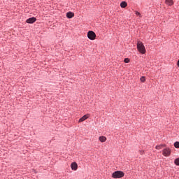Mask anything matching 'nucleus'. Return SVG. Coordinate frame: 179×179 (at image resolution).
<instances>
[{
	"label": "nucleus",
	"instance_id": "3",
	"mask_svg": "<svg viewBox=\"0 0 179 179\" xmlns=\"http://www.w3.org/2000/svg\"><path fill=\"white\" fill-rule=\"evenodd\" d=\"M162 155L163 156H165V157H169V156L171 155V150L170 149V148H164L162 150Z\"/></svg>",
	"mask_w": 179,
	"mask_h": 179
},
{
	"label": "nucleus",
	"instance_id": "13",
	"mask_svg": "<svg viewBox=\"0 0 179 179\" xmlns=\"http://www.w3.org/2000/svg\"><path fill=\"white\" fill-rule=\"evenodd\" d=\"M174 147L176 148V149L179 148V142L178 141L175 142Z\"/></svg>",
	"mask_w": 179,
	"mask_h": 179
},
{
	"label": "nucleus",
	"instance_id": "2",
	"mask_svg": "<svg viewBox=\"0 0 179 179\" xmlns=\"http://www.w3.org/2000/svg\"><path fill=\"white\" fill-rule=\"evenodd\" d=\"M125 176V173L122 171H117L113 173V178H122Z\"/></svg>",
	"mask_w": 179,
	"mask_h": 179
},
{
	"label": "nucleus",
	"instance_id": "6",
	"mask_svg": "<svg viewBox=\"0 0 179 179\" xmlns=\"http://www.w3.org/2000/svg\"><path fill=\"white\" fill-rule=\"evenodd\" d=\"M71 169H73L74 171H76L78 170V164L76 162H73L71 165Z\"/></svg>",
	"mask_w": 179,
	"mask_h": 179
},
{
	"label": "nucleus",
	"instance_id": "4",
	"mask_svg": "<svg viewBox=\"0 0 179 179\" xmlns=\"http://www.w3.org/2000/svg\"><path fill=\"white\" fill-rule=\"evenodd\" d=\"M87 37L90 40H96V33L93 31H89L87 33Z\"/></svg>",
	"mask_w": 179,
	"mask_h": 179
},
{
	"label": "nucleus",
	"instance_id": "19",
	"mask_svg": "<svg viewBox=\"0 0 179 179\" xmlns=\"http://www.w3.org/2000/svg\"><path fill=\"white\" fill-rule=\"evenodd\" d=\"M177 65H178V66L179 67V59L178 60Z\"/></svg>",
	"mask_w": 179,
	"mask_h": 179
},
{
	"label": "nucleus",
	"instance_id": "11",
	"mask_svg": "<svg viewBox=\"0 0 179 179\" xmlns=\"http://www.w3.org/2000/svg\"><path fill=\"white\" fill-rule=\"evenodd\" d=\"M166 5H169V6H171L172 5H173L174 2L173 1V0H166Z\"/></svg>",
	"mask_w": 179,
	"mask_h": 179
},
{
	"label": "nucleus",
	"instance_id": "9",
	"mask_svg": "<svg viewBox=\"0 0 179 179\" xmlns=\"http://www.w3.org/2000/svg\"><path fill=\"white\" fill-rule=\"evenodd\" d=\"M73 16H75V14L72 12H69L66 13V17H68V19H72Z\"/></svg>",
	"mask_w": 179,
	"mask_h": 179
},
{
	"label": "nucleus",
	"instance_id": "7",
	"mask_svg": "<svg viewBox=\"0 0 179 179\" xmlns=\"http://www.w3.org/2000/svg\"><path fill=\"white\" fill-rule=\"evenodd\" d=\"M26 22H27V23L33 24V23H34V22H36V17H30V18L27 19Z\"/></svg>",
	"mask_w": 179,
	"mask_h": 179
},
{
	"label": "nucleus",
	"instance_id": "14",
	"mask_svg": "<svg viewBox=\"0 0 179 179\" xmlns=\"http://www.w3.org/2000/svg\"><path fill=\"white\" fill-rule=\"evenodd\" d=\"M141 82H142L143 83H145L146 81V78H145V76H142L140 78Z\"/></svg>",
	"mask_w": 179,
	"mask_h": 179
},
{
	"label": "nucleus",
	"instance_id": "1",
	"mask_svg": "<svg viewBox=\"0 0 179 179\" xmlns=\"http://www.w3.org/2000/svg\"><path fill=\"white\" fill-rule=\"evenodd\" d=\"M137 49L138 51L141 52V54L146 53V49L145 48V45H143V43L141 42V41H138L137 42Z\"/></svg>",
	"mask_w": 179,
	"mask_h": 179
},
{
	"label": "nucleus",
	"instance_id": "12",
	"mask_svg": "<svg viewBox=\"0 0 179 179\" xmlns=\"http://www.w3.org/2000/svg\"><path fill=\"white\" fill-rule=\"evenodd\" d=\"M127 5H128V4H127V2H125V1H122V2L120 3L121 8H127Z\"/></svg>",
	"mask_w": 179,
	"mask_h": 179
},
{
	"label": "nucleus",
	"instance_id": "15",
	"mask_svg": "<svg viewBox=\"0 0 179 179\" xmlns=\"http://www.w3.org/2000/svg\"><path fill=\"white\" fill-rule=\"evenodd\" d=\"M174 163L176 166H179V158L176 159Z\"/></svg>",
	"mask_w": 179,
	"mask_h": 179
},
{
	"label": "nucleus",
	"instance_id": "16",
	"mask_svg": "<svg viewBox=\"0 0 179 179\" xmlns=\"http://www.w3.org/2000/svg\"><path fill=\"white\" fill-rule=\"evenodd\" d=\"M124 62H125V64H128L129 62V58H125L124 60Z\"/></svg>",
	"mask_w": 179,
	"mask_h": 179
},
{
	"label": "nucleus",
	"instance_id": "10",
	"mask_svg": "<svg viewBox=\"0 0 179 179\" xmlns=\"http://www.w3.org/2000/svg\"><path fill=\"white\" fill-rule=\"evenodd\" d=\"M163 148H166V144H161L159 145H157L155 147V149H157V150H160V149H163Z\"/></svg>",
	"mask_w": 179,
	"mask_h": 179
},
{
	"label": "nucleus",
	"instance_id": "5",
	"mask_svg": "<svg viewBox=\"0 0 179 179\" xmlns=\"http://www.w3.org/2000/svg\"><path fill=\"white\" fill-rule=\"evenodd\" d=\"M89 117H90V114L85 115L84 116L79 119L78 122H83V121H86V120H87Z\"/></svg>",
	"mask_w": 179,
	"mask_h": 179
},
{
	"label": "nucleus",
	"instance_id": "17",
	"mask_svg": "<svg viewBox=\"0 0 179 179\" xmlns=\"http://www.w3.org/2000/svg\"><path fill=\"white\" fill-rule=\"evenodd\" d=\"M136 15L137 16H141V13L138 12V11H136Z\"/></svg>",
	"mask_w": 179,
	"mask_h": 179
},
{
	"label": "nucleus",
	"instance_id": "18",
	"mask_svg": "<svg viewBox=\"0 0 179 179\" xmlns=\"http://www.w3.org/2000/svg\"><path fill=\"white\" fill-rule=\"evenodd\" d=\"M144 151L143 150H140V155H143Z\"/></svg>",
	"mask_w": 179,
	"mask_h": 179
},
{
	"label": "nucleus",
	"instance_id": "8",
	"mask_svg": "<svg viewBox=\"0 0 179 179\" xmlns=\"http://www.w3.org/2000/svg\"><path fill=\"white\" fill-rule=\"evenodd\" d=\"M99 142H101L103 143L106 142V141H107V137L101 136L99 137Z\"/></svg>",
	"mask_w": 179,
	"mask_h": 179
}]
</instances>
